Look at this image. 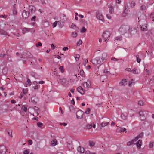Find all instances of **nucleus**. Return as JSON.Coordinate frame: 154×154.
Here are the masks:
<instances>
[{
    "label": "nucleus",
    "instance_id": "1",
    "mask_svg": "<svg viewBox=\"0 0 154 154\" xmlns=\"http://www.w3.org/2000/svg\"><path fill=\"white\" fill-rule=\"evenodd\" d=\"M132 28H131L130 26L127 25H122L119 29V31L121 34H124L125 33H130Z\"/></svg>",
    "mask_w": 154,
    "mask_h": 154
},
{
    "label": "nucleus",
    "instance_id": "2",
    "mask_svg": "<svg viewBox=\"0 0 154 154\" xmlns=\"http://www.w3.org/2000/svg\"><path fill=\"white\" fill-rule=\"evenodd\" d=\"M21 58L28 59L33 57V56L31 53L29 51H24L23 52L22 54L20 56Z\"/></svg>",
    "mask_w": 154,
    "mask_h": 154
},
{
    "label": "nucleus",
    "instance_id": "3",
    "mask_svg": "<svg viewBox=\"0 0 154 154\" xmlns=\"http://www.w3.org/2000/svg\"><path fill=\"white\" fill-rule=\"evenodd\" d=\"M139 114L142 121H144L146 118L145 116L148 114V112L145 111H140L139 112Z\"/></svg>",
    "mask_w": 154,
    "mask_h": 154
},
{
    "label": "nucleus",
    "instance_id": "4",
    "mask_svg": "<svg viewBox=\"0 0 154 154\" xmlns=\"http://www.w3.org/2000/svg\"><path fill=\"white\" fill-rule=\"evenodd\" d=\"M91 62L95 65L100 64L101 63L100 58L99 57H97L95 59H92Z\"/></svg>",
    "mask_w": 154,
    "mask_h": 154
},
{
    "label": "nucleus",
    "instance_id": "5",
    "mask_svg": "<svg viewBox=\"0 0 154 154\" xmlns=\"http://www.w3.org/2000/svg\"><path fill=\"white\" fill-rule=\"evenodd\" d=\"M110 33L109 31H106L104 32L103 35V40H105V41H106V39L110 37Z\"/></svg>",
    "mask_w": 154,
    "mask_h": 154
},
{
    "label": "nucleus",
    "instance_id": "6",
    "mask_svg": "<svg viewBox=\"0 0 154 154\" xmlns=\"http://www.w3.org/2000/svg\"><path fill=\"white\" fill-rule=\"evenodd\" d=\"M7 150L6 147L3 145H0V154H5L6 151Z\"/></svg>",
    "mask_w": 154,
    "mask_h": 154
},
{
    "label": "nucleus",
    "instance_id": "7",
    "mask_svg": "<svg viewBox=\"0 0 154 154\" xmlns=\"http://www.w3.org/2000/svg\"><path fill=\"white\" fill-rule=\"evenodd\" d=\"M59 82L64 86H66L68 84V82L66 79H62L59 80Z\"/></svg>",
    "mask_w": 154,
    "mask_h": 154
},
{
    "label": "nucleus",
    "instance_id": "8",
    "mask_svg": "<svg viewBox=\"0 0 154 154\" xmlns=\"http://www.w3.org/2000/svg\"><path fill=\"white\" fill-rule=\"evenodd\" d=\"M96 17L97 19L103 22L104 21L103 17L101 14L99 12H97L96 13Z\"/></svg>",
    "mask_w": 154,
    "mask_h": 154
},
{
    "label": "nucleus",
    "instance_id": "9",
    "mask_svg": "<svg viewBox=\"0 0 154 154\" xmlns=\"http://www.w3.org/2000/svg\"><path fill=\"white\" fill-rule=\"evenodd\" d=\"M77 90V91L82 94H84L86 91L85 90H83L82 87L81 86L78 87Z\"/></svg>",
    "mask_w": 154,
    "mask_h": 154
},
{
    "label": "nucleus",
    "instance_id": "10",
    "mask_svg": "<svg viewBox=\"0 0 154 154\" xmlns=\"http://www.w3.org/2000/svg\"><path fill=\"white\" fill-rule=\"evenodd\" d=\"M83 112L81 111H78L76 112V117L78 119H81L82 117Z\"/></svg>",
    "mask_w": 154,
    "mask_h": 154
},
{
    "label": "nucleus",
    "instance_id": "11",
    "mask_svg": "<svg viewBox=\"0 0 154 154\" xmlns=\"http://www.w3.org/2000/svg\"><path fill=\"white\" fill-rule=\"evenodd\" d=\"M29 13L26 11L24 10L22 13V16L24 19H26L28 18Z\"/></svg>",
    "mask_w": 154,
    "mask_h": 154
},
{
    "label": "nucleus",
    "instance_id": "12",
    "mask_svg": "<svg viewBox=\"0 0 154 154\" xmlns=\"http://www.w3.org/2000/svg\"><path fill=\"white\" fill-rule=\"evenodd\" d=\"M83 86L85 88H88L90 86V82L88 81L87 82H84L83 84Z\"/></svg>",
    "mask_w": 154,
    "mask_h": 154
},
{
    "label": "nucleus",
    "instance_id": "13",
    "mask_svg": "<svg viewBox=\"0 0 154 154\" xmlns=\"http://www.w3.org/2000/svg\"><path fill=\"white\" fill-rule=\"evenodd\" d=\"M29 11L31 13H34L35 11V7L32 5L29 6Z\"/></svg>",
    "mask_w": 154,
    "mask_h": 154
},
{
    "label": "nucleus",
    "instance_id": "14",
    "mask_svg": "<svg viewBox=\"0 0 154 154\" xmlns=\"http://www.w3.org/2000/svg\"><path fill=\"white\" fill-rule=\"evenodd\" d=\"M132 73L134 74H138L140 73V70L137 69V68H134L133 70L131 71Z\"/></svg>",
    "mask_w": 154,
    "mask_h": 154
},
{
    "label": "nucleus",
    "instance_id": "15",
    "mask_svg": "<svg viewBox=\"0 0 154 154\" xmlns=\"http://www.w3.org/2000/svg\"><path fill=\"white\" fill-rule=\"evenodd\" d=\"M144 135L143 132H141L140 134L138 135L136 137L134 138V140L136 141L140 138H142Z\"/></svg>",
    "mask_w": 154,
    "mask_h": 154
},
{
    "label": "nucleus",
    "instance_id": "16",
    "mask_svg": "<svg viewBox=\"0 0 154 154\" xmlns=\"http://www.w3.org/2000/svg\"><path fill=\"white\" fill-rule=\"evenodd\" d=\"M51 146H55L58 143L56 139H54V140H52L51 142Z\"/></svg>",
    "mask_w": 154,
    "mask_h": 154
},
{
    "label": "nucleus",
    "instance_id": "17",
    "mask_svg": "<svg viewBox=\"0 0 154 154\" xmlns=\"http://www.w3.org/2000/svg\"><path fill=\"white\" fill-rule=\"evenodd\" d=\"M127 81L126 79H122L121 82L119 83L120 86H125L127 85Z\"/></svg>",
    "mask_w": 154,
    "mask_h": 154
},
{
    "label": "nucleus",
    "instance_id": "18",
    "mask_svg": "<svg viewBox=\"0 0 154 154\" xmlns=\"http://www.w3.org/2000/svg\"><path fill=\"white\" fill-rule=\"evenodd\" d=\"M107 79V77L106 75H103L101 76L100 80L102 82H104Z\"/></svg>",
    "mask_w": 154,
    "mask_h": 154
},
{
    "label": "nucleus",
    "instance_id": "19",
    "mask_svg": "<svg viewBox=\"0 0 154 154\" xmlns=\"http://www.w3.org/2000/svg\"><path fill=\"white\" fill-rule=\"evenodd\" d=\"M6 131H7L8 133V135L11 137H12V131L11 129H6Z\"/></svg>",
    "mask_w": 154,
    "mask_h": 154
},
{
    "label": "nucleus",
    "instance_id": "20",
    "mask_svg": "<svg viewBox=\"0 0 154 154\" xmlns=\"http://www.w3.org/2000/svg\"><path fill=\"white\" fill-rule=\"evenodd\" d=\"M31 29H29L26 28H24L22 30V33L23 34H24L25 33L29 32Z\"/></svg>",
    "mask_w": 154,
    "mask_h": 154
},
{
    "label": "nucleus",
    "instance_id": "21",
    "mask_svg": "<svg viewBox=\"0 0 154 154\" xmlns=\"http://www.w3.org/2000/svg\"><path fill=\"white\" fill-rule=\"evenodd\" d=\"M77 151L79 152L83 153L84 152V150L83 148H82L80 146H79L77 148Z\"/></svg>",
    "mask_w": 154,
    "mask_h": 154
},
{
    "label": "nucleus",
    "instance_id": "22",
    "mask_svg": "<svg viewBox=\"0 0 154 154\" xmlns=\"http://www.w3.org/2000/svg\"><path fill=\"white\" fill-rule=\"evenodd\" d=\"M136 141V140H134V139L131 140V141H128L127 143V145L128 146H130L132 145L134 142Z\"/></svg>",
    "mask_w": 154,
    "mask_h": 154
},
{
    "label": "nucleus",
    "instance_id": "23",
    "mask_svg": "<svg viewBox=\"0 0 154 154\" xmlns=\"http://www.w3.org/2000/svg\"><path fill=\"white\" fill-rule=\"evenodd\" d=\"M142 143V140H139L136 143V145L137 146V147L139 148H140L141 145V143Z\"/></svg>",
    "mask_w": 154,
    "mask_h": 154
},
{
    "label": "nucleus",
    "instance_id": "24",
    "mask_svg": "<svg viewBox=\"0 0 154 154\" xmlns=\"http://www.w3.org/2000/svg\"><path fill=\"white\" fill-rule=\"evenodd\" d=\"M70 111L72 112H75V108L73 106H69Z\"/></svg>",
    "mask_w": 154,
    "mask_h": 154
},
{
    "label": "nucleus",
    "instance_id": "25",
    "mask_svg": "<svg viewBox=\"0 0 154 154\" xmlns=\"http://www.w3.org/2000/svg\"><path fill=\"white\" fill-rule=\"evenodd\" d=\"M57 23H58V24L59 26V27H62L63 26L64 22H63L61 20H60V21H57Z\"/></svg>",
    "mask_w": 154,
    "mask_h": 154
},
{
    "label": "nucleus",
    "instance_id": "26",
    "mask_svg": "<svg viewBox=\"0 0 154 154\" xmlns=\"http://www.w3.org/2000/svg\"><path fill=\"white\" fill-rule=\"evenodd\" d=\"M109 12L111 13V14H112L113 13V11H114V8L113 7V6L111 5H109Z\"/></svg>",
    "mask_w": 154,
    "mask_h": 154
},
{
    "label": "nucleus",
    "instance_id": "27",
    "mask_svg": "<svg viewBox=\"0 0 154 154\" xmlns=\"http://www.w3.org/2000/svg\"><path fill=\"white\" fill-rule=\"evenodd\" d=\"M33 109L35 110L36 111V113L37 115H38L39 114V109L36 106H35Z\"/></svg>",
    "mask_w": 154,
    "mask_h": 154
},
{
    "label": "nucleus",
    "instance_id": "28",
    "mask_svg": "<svg viewBox=\"0 0 154 154\" xmlns=\"http://www.w3.org/2000/svg\"><path fill=\"white\" fill-rule=\"evenodd\" d=\"M126 7H125V10H124V12L122 14V17H125L126 16V14H127L128 12V10H127V12H125V10H126L127 8H125Z\"/></svg>",
    "mask_w": 154,
    "mask_h": 154
},
{
    "label": "nucleus",
    "instance_id": "29",
    "mask_svg": "<svg viewBox=\"0 0 154 154\" xmlns=\"http://www.w3.org/2000/svg\"><path fill=\"white\" fill-rule=\"evenodd\" d=\"M109 123L108 122H103L101 123V125L102 127H104L107 125Z\"/></svg>",
    "mask_w": 154,
    "mask_h": 154
},
{
    "label": "nucleus",
    "instance_id": "30",
    "mask_svg": "<svg viewBox=\"0 0 154 154\" xmlns=\"http://www.w3.org/2000/svg\"><path fill=\"white\" fill-rule=\"evenodd\" d=\"M122 39V37L121 36H119L116 37L115 38V41H120Z\"/></svg>",
    "mask_w": 154,
    "mask_h": 154
},
{
    "label": "nucleus",
    "instance_id": "31",
    "mask_svg": "<svg viewBox=\"0 0 154 154\" xmlns=\"http://www.w3.org/2000/svg\"><path fill=\"white\" fill-rule=\"evenodd\" d=\"M0 34L7 35V33L3 31V30L0 29Z\"/></svg>",
    "mask_w": 154,
    "mask_h": 154
},
{
    "label": "nucleus",
    "instance_id": "32",
    "mask_svg": "<svg viewBox=\"0 0 154 154\" xmlns=\"http://www.w3.org/2000/svg\"><path fill=\"white\" fill-rule=\"evenodd\" d=\"M80 75L82 76L83 77H85V75L84 74V72L82 70H81L80 71Z\"/></svg>",
    "mask_w": 154,
    "mask_h": 154
},
{
    "label": "nucleus",
    "instance_id": "33",
    "mask_svg": "<svg viewBox=\"0 0 154 154\" xmlns=\"http://www.w3.org/2000/svg\"><path fill=\"white\" fill-rule=\"evenodd\" d=\"M126 129L124 128H120V131L121 132H125L126 133L127 132L126 131Z\"/></svg>",
    "mask_w": 154,
    "mask_h": 154
},
{
    "label": "nucleus",
    "instance_id": "34",
    "mask_svg": "<svg viewBox=\"0 0 154 154\" xmlns=\"http://www.w3.org/2000/svg\"><path fill=\"white\" fill-rule=\"evenodd\" d=\"M22 108L23 111L25 112H26L27 110L26 105H23L22 106Z\"/></svg>",
    "mask_w": 154,
    "mask_h": 154
},
{
    "label": "nucleus",
    "instance_id": "35",
    "mask_svg": "<svg viewBox=\"0 0 154 154\" xmlns=\"http://www.w3.org/2000/svg\"><path fill=\"white\" fill-rule=\"evenodd\" d=\"M77 35V33L76 32H72V36L73 38H75Z\"/></svg>",
    "mask_w": 154,
    "mask_h": 154
},
{
    "label": "nucleus",
    "instance_id": "36",
    "mask_svg": "<svg viewBox=\"0 0 154 154\" xmlns=\"http://www.w3.org/2000/svg\"><path fill=\"white\" fill-rule=\"evenodd\" d=\"M137 58V61L138 63H140L141 60V59L139 58V56L138 55H137L136 56Z\"/></svg>",
    "mask_w": 154,
    "mask_h": 154
},
{
    "label": "nucleus",
    "instance_id": "37",
    "mask_svg": "<svg viewBox=\"0 0 154 154\" xmlns=\"http://www.w3.org/2000/svg\"><path fill=\"white\" fill-rule=\"evenodd\" d=\"M146 6L145 5H143L141 7V9L142 10H145L146 9Z\"/></svg>",
    "mask_w": 154,
    "mask_h": 154
},
{
    "label": "nucleus",
    "instance_id": "38",
    "mask_svg": "<svg viewBox=\"0 0 154 154\" xmlns=\"http://www.w3.org/2000/svg\"><path fill=\"white\" fill-rule=\"evenodd\" d=\"M121 118L123 120H125L126 119V116H125L124 114L122 113L121 115Z\"/></svg>",
    "mask_w": 154,
    "mask_h": 154
},
{
    "label": "nucleus",
    "instance_id": "39",
    "mask_svg": "<svg viewBox=\"0 0 154 154\" xmlns=\"http://www.w3.org/2000/svg\"><path fill=\"white\" fill-rule=\"evenodd\" d=\"M86 31V29L84 27H82L81 29V32L82 33L85 32Z\"/></svg>",
    "mask_w": 154,
    "mask_h": 154
},
{
    "label": "nucleus",
    "instance_id": "40",
    "mask_svg": "<svg viewBox=\"0 0 154 154\" xmlns=\"http://www.w3.org/2000/svg\"><path fill=\"white\" fill-rule=\"evenodd\" d=\"M146 75H150V72H151V70L149 71V70H148L147 69H146Z\"/></svg>",
    "mask_w": 154,
    "mask_h": 154
},
{
    "label": "nucleus",
    "instance_id": "41",
    "mask_svg": "<svg viewBox=\"0 0 154 154\" xmlns=\"http://www.w3.org/2000/svg\"><path fill=\"white\" fill-rule=\"evenodd\" d=\"M134 81L133 79H131L130 81L129 82L128 85L129 86H132V84L133 83H134Z\"/></svg>",
    "mask_w": 154,
    "mask_h": 154
},
{
    "label": "nucleus",
    "instance_id": "42",
    "mask_svg": "<svg viewBox=\"0 0 154 154\" xmlns=\"http://www.w3.org/2000/svg\"><path fill=\"white\" fill-rule=\"evenodd\" d=\"M82 43V40H79L78 41L77 43V46H79L81 45Z\"/></svg>",
    "mask_w": 154,
    "mask_h": 154
},
{
    "label": "nucleus",
    "instance_id": "43",
    "mask_svg": "<svg viewBox=\"0 0 154 154\" xmlns=\"http://www.w3.org/2000/svg\"><path fill=\"white\" fill-rule=\"evenodd\" d=\"M90 108H87L86 111L85 112V113L86 114H89L90 113Z\"/></svg>",
    "mask_w": 154,
    "mask_h": 154
},
{
    "label": "nucleus",
    "instance_id": "44",
    "mask_svg": "<svg viewBox=\"0 0 154 154\" xmlns=\"http://www.w3.org/2000/svg\"><path fill=\"white\" fill-rule=\"evenodd\" d=\"M28 92V90L26 89H23L22 90V92L23 94H26Z\"/></svg>",
    "mask_w": 154,
    "mask_h": 154
},
{
    "label": "nucleus",
    "instance_id": "45",
    "mask_svg": "<svg viewBox=\"0 0 154 154\" xmlns=\"http://www.w3.org/2000/svg\"><path fill=\"white\" fill-rule=\"evenodd\" d=\"M138 104L140 106H142L143 105V103L142 101H138Z\"/></svg>",
    "mask_w": 154,
    "mask_h": 154
},
{
    "label": "nucleus",
    "instance_id": "46",
    "mask_svg": "<svg viewBox=\"0 0 154 154\" xmlns=\"http://www.w3.org/2000/svg\"><path fill=\"white\" fill-rule=\"evenodd\" d=\"M59 69L60 70L61 72L62 73H63L64 72V69H63V66H60Z\"/></svg>",
    "mask_w": 154,
    "mask_h": 154
},
{
    "label": "nucleus",
    "instance_id": "47",
    "mask_svg": "<svg viewBox=\"0 0 154 154\" xmlns=\"http://www.w3.org/2000/svg\"><path fill=\"white\" fill-rule=\"evenodd\" d=\"M135 3L134 1H132L130 5V7H133L135 6Z\"/></svg>",
    "mask_w": 154,
    "mask_h": 154
},
{
    "label": "nucleus",
    "instance_id": "48",
    "mask_svg": "<svg viewBox=\"0 0 154 154\" xmlns=\"http://www.w3.org/2000/svg\"><path fill=\"white\" fill-rule=\"evenodd\" d=\"M92 127V124H89L87 125L86 126V128L88 129H90Z\"/></svg>",
    "mask_w": 154,
    "mask_h": 154
},
{
    "label": "nucleus",
    "instance_id": "49",
    "mask_svg": "<svg viewBox=\"0 0 154 154\" xmlns=\"http://www.w3.org/2000/svg\"><path fill=\"white\" fill-rule=\"evenodd\" d=\"M34 98V97H32L31 98V101L33 103L36 104L37 103V102L35 101Z\"/></svg>",
    "mask_w": 154,
    "mask_h": 154
},
{
    "label": "nucleus",
    "instance_id": "50",
    "mask_svg": "<svg viewBox=\"0 0 154 154\" xmlns=\"http://www.w3.org/2000/svg\"><path fill=\"white\" fill-rule=\"evenodd\" d=\"M37 125L40 128L42 127L43 125L42 123L40 122H38L37 123Z\"/></svg>",
    "mask_w": 154,
    "mask_h": 154
},
{
    "label": "nucleus",
    "instance_id": "51",
    "mask_svg": "<svg viewBox=\"0 0 154 154\" xmlns=\"http://www.w3.org/2000/svg\"><path fill=\"white\" fill-rule=\"evenodd\" d=\"M89 145L90 146H93L94 145V143L92 141H90L89 142Z\"/></svg>",
    "mask_w": 154,
    "mask_h": 154
},
{
    "label": "nucleus",
    "instance_id": "52",
    "mask_svg": "<svg viewBox=\"0 0 154 154\" xmlns=\"http://www.w3.org/2000/svg\"><path fill=\"white\" fill-rule=\"evenodd\" d=\"M27 85H30L31 84V81L29 79H28L27 80Z\"/></svg>",
    "mask_w": 154,
    "mask_h": 154
},
{
    "label": "nucleus",
    "instance_id": "53",
    "mask_svg": "<svg viewBox=\"0 0 154 154\" xmlns=\"http://www.w3.org/2000/svg\"><path fill=\"white\" fill-rule=\"evenodd\" d=\"M76 27V25L74 24L73 23H72V25L71 26V28H72L74 29H75V28Z\"/></svg>",
    "mask_w": 154,
    "mask_h": 154
},
{
    "label": "nucleus",
    "instance_id": "54",
    "mask_svg": "<svg viewBox=\"0 0 154 154\" xmlns=\"http://www.w3.org/2000/svg\"><path fill=\"white\" fill-rule=\"evenodd\" d=\"M57 21H55L53 23L52 26H53V28H54L56 26L57 24Z\"/></svg>",
    "mask_w": 154,
    "mask_h": 154
},
{
    "label": "nucleus",
    "instance_id": "55",
    "mask_svg": "<svg viewBox=\"0 0 154 154\" xmlns=\"http://www.w3.org/2000/svg\"><path fill=\"white\" fill-rule=\"evenodd\" d=\"M153 147V143L152 142H150V143L149 147V148H152Z\"/></svg>",
    "mask_w": 154,
    "mask_h": 154
},
{
    "label": "nucleus",
    "instance_id": "56",
    "mask_svg": "<svg viewBox=\"0 0 154 154\" xmlns=\"http://www.w3.org/2000/svg\"><path fill=\"white\" fill-rule=\"evenodd\" d=\"M104 73L106 74H108L109 75H110V74L109 72L108 71L107 69H104Z\"/></svg>",
    "mask_w": 154,
    "mask_h": 154
},
{
    "label": "nucleus",
    "instance_id": "57",
    "mask_svg": "<svg viewBox=\"0 0 154 154\" xmlns=\"http://www.w3.org/2000/svg\"><path fill=\"white\" fill-rule=\"evenodd\" d=\"M13 14L14 15H16L17 13V11L16 9L14 8L13 10Z\"/></svg>",
    "mask_w": 154,
    "mask_h": 154
},
{
    "label": "nucleus",
    "instance_id": "58",
    "mask_svg": "<svg viewBox=\"0 0 154 154\" xmlns=\"http://www.w3.org/2000/svg\"><path fill=\"white\" fill-rule=\"evenodd\" d=\"M29 150H25L23 153V154H29Z\"/></svg>",
    "mask_w": 154,
    "mask_h": 154
},
{
    "label": "nucleus",
    "instance_id": "59",
    "mask_svg": "<svg viewBox=\"0 0 154 154\" xmlns=\"http://www.w3.org/2000/svg\"><path fill=\"white\" fill-rule=\"evenodd\" d=\"M42 45L41 42H39L38 44H36V46L37 47H38L39 46H42Z\"/></svg>",
    "mask_w": 154,
    "mask_h": 154
},
{
    "label": "nucleus",
    "instance_id": "60",
    "mask_svg": "<svg viewBox=\"0 0 154 154\" xmlns=\"http://www.w3.org/2000/svg\"><path fill=\"white\" fill-rule=\"evenodd\" d=\"M32 143V141L31 140H28V144L29 145H31Z\"/></svg>",
    "mask_w": 154,
    "mask_h": 154
},
{
    "label": "nucleus",
    "instance_id": "61",
    "mask_svg": "<svg viewBox=\"0 0 154 154\" xmlns=\"http://www.w3.org/2000/svg\"><path fill=\"white\" fill-rule=\"evenodd\" d=\"M79 57H80V56H79V54L76 55V56L75 57V58L76 61L79 60Z\"/></svg>",
    "mask_w": 154,
    "mask_h": 154
},
{
    "label": "nucleus",
    "instance_id": "62",
    "mask_svg": "<svg viewBox=\"0 0 154 154\" xmlns=\"http://www.w3.org/2000/svg\"><path fill=\"white\" fill-rule=\"evenodd\" d=\"M6 56V54H0V57L3 58Z\"/></svg>",
    "mask_w": 154,
    "mask_h": 154
},
{
    "label": "nucleus",
    "instance_id": "63",
    "mask_svg": "<svg viewBox=\"0 0 154 154\" xmlns=\"http://www.w3.org/2000/svg\"><path fill=\"white\" fill-rule=\"evenodd\" d=\"M36 18V16H34L31 19V20L32 21H35V20Z\"/></svg>",
    "mask_w": 154,
    "mask_h": 154
},
{
    "label": "nucleus",
    "instance_id": "64",
    "mask_svg": "<svg viewBox=\"0 0 154 154\" xmlns=\"http://www.w3.org/2000/svg\"><path fill=\"white\" fill-rule=\"evenodd\" d=\"M150 17L152 19L154 18V12L152 13L151 14Z\"/></svg>",
    "mask_w": 154,
    "mask_h": 154
}]
</instances>
